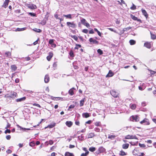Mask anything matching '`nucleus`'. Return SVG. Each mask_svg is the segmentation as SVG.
<instances>
[{
  "label": "nucleus",
  "mask_w": 156,
  "mask_h": 156,
  "mask_svg": "<svg viewBox=\"0 0 156 156\" xmlns=\"http://www.w3.org/2000/svg\"><path fill=\"white\" fill-rule=\"evenodd\" d=\"M49 43L50 44H51L52 45H55V44H54V40L53 39H50L49 41Z\"/></svg>",
  "instance_id": "obj_36"
},
{
  "label": "nucleus",
  "mask_w": 156,
  "mask_h": 156,
  "mask_svg": "<svg viewBox=\"0 0 156 156\" xmlns=\"http://www.w3.org/2000/svg\"><path fill=\"white\" fill-rule=\"evenodd\" d=\"M10 124H9L8 122L7 123V125L5 127V129H7L8 128L10 127Z\"/></svg>",
  "instance_id": "obj_56"
},
{
  "label": "nucleus",
  "mask_w": 156,
  "mask_h": 156,
  "mask_svg": "<svg viewBox=\"0 0 156 156\" xmlns=\"http://www.w3.org/2000/svg\"><path fill=\"white\" fill-rule=\"evenodd\" d=\"M27 6L28 8L30 9H34L37 8L36 5L34 4H29Z\"/></svg>",
  "instance_id": "obj_7"
},
{
  "label": "nucleus",
  "mask_w": 156,
  "mask_h": 156,
  "mask_svg": "<svg viewBox=\"0 0 156 156\" xmlns=\"http://www.w3.org/2000/svg\"><path fill=\"white\" fill-rule=\"evenodd\" d=\"M82 32L83 33H87L88 32V30L87 29H83L82 30Z\"/></svg>",
  "instance_id": "obj_52"
},
{
  "label": "nucleus",
  "mask_w": 156,
  "mask_h": 156,
  "mask_svg": "<svg viewBox=\"0 0 156 156\" xmlns=\"http://www.w3.org/2000/svg\"><path fill=\"white\" fill-rule=\"evenodd\" d=\"M5 55L6 56L9 57L11 56V53L10 52L8 51V52H5Z\"/></svg>",
  "instance_id": "obj_38"
},
{
  "label": "nucleus",
  "mask_w": 156,
  "mask_h": 156,
  "mask_svg": "<svg viewBox=\"0 0 156 156\" xmlns=\"http://www.w3.org/2000/svg\"><path fill=\"white\" fill-rule=\"evenodd\" d=\"M108 29L112 31H113L115 33L119 34V33H118V32H117L116 30H114L112 28H108Z\"/></svg>",
  "instance_id": "obj_42"
},
{
  "label": "nucleus",
  "mask_w": 156,
  "mask_h": 156,
  "mask_svg": "<svg viewBox=\"0 0 156 156\" xmlns=\"http://www.w3.org/2000/svg\"><path fill=\"white\" fill-rule=\"evenodd\" d=\"M140 123L141 124H144V125H148L150 124V122L148 119L145 118L142 121H141Z\"/></svg>",
  "instance_id": "obj_3"
},
{
  "label": "nucleus",
  "mask_w": 156,
  "mask_h": 156,
  "mask_svg": "<svg viewBox=\"0 0 156 156\" xmlns=\"http://www.w3.org/2000/svg\"><path fill=\"white\" fill-rule=\"evenodd\" d=\"M89 151L91 152H94L96 150V148L93 147H91L89 148Z\"/></svg>",
  "instance_id": "obj_35"
},
{
  "label": "nucleus",
  "mask_w": 156,
  "mask_h": 156,
  "mask_svg": "<svg viewBox=\"0 0 156 156\" xmlns=\"http://www.w3.org/2000/svg\"><path fill=\"white\" fill-rule=\"evenodd\" d=\"M33 105H34V106H36L37 107H38L39 108L41 107L40 105L38 104L34 103V104Z\"/></svg>",
  "instance_id": "obj_55"
},
{
  "label": "nucleus",
  "mask_w": 156,
  "mask_h": 156,
  "mask_svg": "<svg viewBox=\"0 0 156 156\" xmlns=\"http://www.w3.org/2000/svg\"><path fill=\"white\" fill-rule=\"evenodd\" d=\"M17 126L20 129H22L24 131H26L27 130H30V129L29 128H23L21 126H20L18 125H17Z\"/></svg>",
  "instance_id": "obj_24"
},
{
  "label": "nucleus",
  "mask_w": 156,
  "mask_h": 156,
  "mask_svg": "<svg viewBox=\"0 0 156 156\" xmlns=\"http://www.w3.org/2000/svg\"><path fill=\"white\" fill-rule=\"evenodd\" d=\"M95 125L97 126H100L101 125V123L100 122H97L95 123Z\"/></svg>",
  "instance_id": "obj_48"
},
{
  "label": "nucleus",
  "mask_w": 156,
  "mask_h": 156,
  "mask_svg": "<svg viewBox=\"0 0 156 156\" xmlns=\"http://www.w3.org/2000/svg\"><path fill=\"white\" fill-rule=\"evenodd\" d=\"M136 106L135 104H132L130 105V108L132 109H134L136 108Z\"/></svg>",
  "instance_id": "obj_41"
},
{
  "label": "nucleus",
  "mask_w": 156,
  "mask_h": 156,
  "mask_svg": "<svg viewBox=\"0 0 156 156\" xmlns=\"http://www.w3.org/2000/svg\"><path fill=\"white\" fill-rule=\"evenodd\" d=\"M11 68L12 70L15 71L17 69V67L16 65H13L11 66Z\"/></svg>",
  "instance_id": "obj_26"
},
{
  "label": "nucleus",
  "mask_w": 156,
  "mask_h": 156,
  "mask_svg": "<svg viewBox=\"0 0 156 156\" xmlns=\"http://www.w3.org/2000/svg\"><path fill=\"white\" fill-rule=\"evenodd\" d=\"M8 97H10L12 98H15L16 97L17 95V94L14 92L11 93L10 94H7Z\"/></svg>",
  "instance_id": "obj_6"
},
{
  "label": "nucleus",
  "mask_w": 156,
  "mask_h": 156,
  "mask_svg": "<svg viewBox=\"0 0 156 156\" xmlns=\"http://www.w3.org/2000/svg\"><path fill=\"white\" fill-rule=\"evenodd\" d=\"M81 47V45H80L76 44V46L75 48V49H78L79 48H80Z\"/></svg>",
  "instance_id": "obj_45"
},
{
  "label": "nucleus",
  "mask_w": 156,
  "mask_h": 156,
  "mask_svg": "<svg viewBox=\"0 0 156 156\" xmlns=\"http://www.w3.org/2000/svg\"><path fill=\"white\" fill-rule=\"evenodd\" d=\"M73 38L76 41H77L78 39V38L76 36H74Z\"/></svg>",
  "instance_id": "obj_63"
},
{
  "label": "nucleus",
  "mask_w": 156,
  "mask_h": 156,
  "mask_svg": "<svg viewBox=\"0 0 156 156\" xmlns=\"http://www.w3.org/2000/svg\"><path fill=\"white\" fill-rule=\"evenodd\" d=\"M57 63L56 62H55L53 65V67H56L57 66Z\"/></svg>",
  "instance_id": "obj_61"
},
{
  "label": "nucleus",
  "mask_w": 156,
  "mask_h": 156,
  "mask_svg": "<svg viewBox=\"0 0 156 156\" xmlns=\"http://www.w3.org/2000/svg\"><path fill=\"white\" fill-rule=\"evenodd\" d=\"M9 2V0H5V2H4L2 6L5 8H6L8 6Z\"/></svg>",
  "instance_id": "obj_10"
},
{
  "label": "nucleus",
  "mask_w": 156,
  "mask_h": 156,
  "mask_svg": "<svg viewBox=\"0 0 156 156\" xmlns=\"http://www.w3.org/2000/svg\"><path fill=\"white\" fill-rule=\"evenodd\" d=\"M53 56V54L52 53H49V55L47 57V59L48 61H49L51 60V58Z\"/></svg>",
  "instance_id": "obj_16"
},
{
  "label": "nucleus",
  "mask_w": 156,
  "mask_h": 156,
  "mask_svg": "<svg viewBox=\"0 0 156 156\" xmlns=\"http://www.w3.org/2000/svg\"><path fill=\"white\" fill-rule=\"evenodd\" d=\"M144 46L148 48H150L151 46L150 43L146 42L144 44Z\"/></svg>",
  "instance_id": "obj_15"
},
{
  "label": "nucleus",
  "mask_w": 156,
  "mask_h": 156,
  "mask_svg": "<svg viewBox=\"0 0 156 156\" xmlns=\"http://www.w3.org/2000/svg\"><path fill=\"white\" fill-rule=\"evenodd\" d=\"M142 105L143 106H144L146 105V103L145 102H142Z\"/></svg>",
  "instance_id": "obj_59"
},
{
  "label": "nucleus",
  "mask_w": 156,
  "mask_h": 156,
  "mask_svg": "<svg viewBox=\"0 0 156 156\" xmlns=\"http://www.w3.org/2000/svg\"><path fill=\"white\" fill-rule=\"evenodd\" d=\"M91 123V121L89 120L86 122V123L88 124H90Z\"/></svg>",
  "instance_id": "obj_64"
},
{
  "label": "nucleus",
  "mask_w": 156,
  "mask_h": 156,
  "mask_svg": "<svg viewBox=\"0 0 156 156\" xmlns=\"http://www.w3.org/2000/svg\"><path fill=\"white\" fill-rule=\"evenodd\" d=\"M69 55L70 56L72 57H74L73 52L72 51H71L69 52Z\"/></svg>",
  "instance_id": "obj_47"
},
{
  "label": "nucleus",
  "mask_w": 156,
  "mask_h": 156,
  "mask_svg": "<svg viewBox=\"0 0 156 156\" xmlns=\"http://www.w3.org/2000/svg\"><path fill=\"white\" fill-rule=\"evenodd\" d=\"M129 43L131 45H134L136 43V41L133 40H131L129 41Z\"/></svg>",
  "instance_id": "obj_32"
},
{
  "label": "nucleus",
  "mask_w": 156,
  "mask_h": 156,
  "mask_svg": "<svg viewBox=\"0 0 156 156\" xmlns=\"http://www.w3.org/2000/svg\"><path fill=\"white\" fill-rule=\"evenodd\" d=\"M130 17L134 20H137L138 22L141 21V20L140 19H138L137 17L135 16H134L132 14L130 15Z\"/></svg>",
  "instance_id": "obj_11"
},
{
  "label": "nucleus",
  "mask_w": 156,
  "mask_h": 156,
  "mask_svg": "<svg viewBox=\"0 0 156 156\" xmlns=\"http://www.w3.org/2000/svg\"><path fill=\"white\" fill-rule=\"evenodd\" d=\"M89 41L92 43L93 44H98V42L95 39H94L92 38H90L89 39Z\"/></svg>",
  "instance_id": "obj_9"
},
{
  "label": "nucleus",
  "mask_w": 156,
  "mask_h": 156,
  "mask_svg": "<svg viewBox=\"0 0 156 156\" xmlns=\"http://www.w3.org/2000/svg\"><path fill=\"white\" fill-rule=\"evenodd\" d=\"M69 92L71 95H73L74 93L73 92V89H71L69 90Z\"/></svg>",
  "instance_id": "obj_39"
},
{
  "label": "nucleus",
  "mask_w": 156,
  "mask_h": 156,
  "mask_svg": "<svg viewBox=\"0 0 156 156\" xmlns=\"http://www.w3.org/2000/svg\"><path fill=\"white\" fill-rule=\"evenodd\" d=\"M78 139L79 140L82 141L84 139V136L82 134L78 137Z\"/></svg>",
  "instance_id": "obj_34"
},
{
  "label": "nucleus",
  "mask_w": 156,
  "mask_h": 156,
  "mask_svg": "<svg viewBox=\"0 0 156 156\" xmlns=\"http://www.w3.org/2000/svg\"><path fill=\"white\" fill-rule=\"evenodd\" d=\"M85 101V98H83L82 100H81L80 101V106H83L84 104V103Z\"/></svg>",
  "instance_id": "obj_31"
},
{
  "label": "nucleus",
  "mask_w": 156,
  "mask_h": 156,
  "mask_svg": "<svg viewBox=\"0 0 156 156\" xmlns=\"http://www.w3.org/2000/svg\"><path fill=\"white\" fill-rule=\"evenodd\" d=\"M130 120L133 121L137 122L139 121V118L137 115H133L130 117Z\"/></svg>",
  "instance_id": "obj_2"
},
{
  "label": "nucleus",
  "mask_w": 156,
  "mask_h": 156,
  "mask_svg": "<svg viewBox=\"0 0 156 156\" xmlns=\"http://www.w3.org/2000/svg\"><path fill=\"white\" fill-rule=\"evenodd\" d=\"M75 107V106L74 105H71L69 107V110L71 108H73Z\"/></svg>",
  "instance_id": "obj_58"
},
{
  "label": "nucleus",
  "mask_w": 156,
  "mask_h": 156,
  "mask_svg": "<svg viewBox=\"0 0 156 156\" xmlns=\"http://www.w3.org/2000/svg\"><path fill=\"white\" fill-rule=\"evenodd\" d=\"M26 29V27H23L22 28H17L16 29V31H22L25 30Z\"/></svg>",
  "instance_id": "obj_28"
},
{
  "label": "nucleus",
  "mask_w": 156,
  "mask_h": 156,
  "mask_svg": "<svg viewBox=\"0 0 156 156\" xmlns=\"http://www.w3.org/2000/svg\"><path fill=\"white\" fill-rule=\"evenodd\" d=\"M63 16L66 17V18H68L69 19H71L72 18V15L70 14H69L67 15H63Z\"/></svg>",
  "instance_id": "obj_21"
},
{
  "label": "nucleus",
  "mask_w": 156,
  "mask_h": 156,
  "mask_svg": "<svg viewBox=\"0 0 156 156\" xmlns=\"http://www.w3.org/2000/svg\"><path fill=\"white\" fill-rule=\"evenodd\" d=\"M65 156H74V155L73 153L66 152L65 153Z\"/></svg>",
  "instance_id": "obj_25"
},
{
  "label": "nucleus",
  "mask_w": 156,
  "mask_h": 156,
  "mask_svg": "<svg viewBox=\"0 0 156 156\" xmlns=\"http://www.w3.org/2000/svg\"><path fill=\"white\" fill-rule=\"evenodd\" d=\"M125 139H138L136 136L135 135H128L125 137Z\"/></svg>",
  "instance_id": "obj_4"
},
{
  "label": "nucleus",
  "mask_w": 156,
  "mask_h": 156,
  "mask_svg": "<svg viewBox=\"0 0 156 156\" xmlns=\"http://www.w3.org/2000/svg\"><path fill=\"white\" fill-rule=\"evenodd\" d=\"M94 130L96 132H98L100 131V129L98 128H95L94 129Z\"/></svg>",
  "instance_id": "obj_53"
},
{
  "label": "nucleus",
  "mask_w": 156,
  "mask_h": 156,
  "mask_svg": "<svg viewBox=\"0 0 156 156\" xmlns=\"http://www.w3.org/2000/svg\"><path fill=\"white\" fill-rule=\"evenodd\" d=\"M110 93L115 98H117L118 95V93L114 90H112L111 91Z\"/></svg>",
  "instance_id": "obj_8"
},
{
  "label": "nucleus",
  "mask_w": 156,
  "mask_h": 156,
  "mask_svg": "<svg viewBox=\"0 0 156 156\" xmlns=\"http://www.w3.org/2000/svg\"><path fill=\"white\" fill-rule=\"evenodd\" d=\"M29 14L31 16H36V14L34 13H32V12H29Z\"/></svg>",
  "instance_id": "obj_51"
},
{
  "label": "nucleus",
  "mask_w": 156,
  "mask_h": 156,
  "mask_svg": "<svg viewBox=\"0 0 156 156\" xmlns=\"http://www.w3.org/2000/svg\"><path fill=\"white\" fill-rule=\"evenodd\" d=\"M11 132V131L9 129H7L5 130V134H6L7 133H10Z\"/></svg>",
  "instance_id": "obj_49"
},
{
  "label": "nucleus",
  "mask_w": 156,
  "mask_h": 156,
  "mask_svg": "<svg viewBox=\"0 0 156 156\" xmlns=\"http://www.w3.org/2000/svg\"><path fill=\"white\" fill-rule=\"evenodd\" d=\"M129 145L128 144H124L122 145V147L124 149H126L128 148Z\"/></svg>",
  "instance_id": "obj_20"
},
{
  "label": "nucleus",
  "mask_w": 156,
  "mask_h": 156,
  "mask_svg": "<svg viewBox=\"0 0 156 156\" xmlns=\"http://www.w3.org/2000/svg\"><path fill=\"white\" fill-rule=\"evenodd\" d=\"M55 123H54L52 124H51L48 126L47 127H45V129L47 127H48L49 128H51L54 127L55 125Z\"/></svg>",
  "instance_id": "obj_22"
},
{
  "label": "nucleus",
  "mask_w": 156,
  "mask_h": 156,
  "mask_svg": "<svg viewBox=\"0 0 156 156\" xmlns=\"http://www.w3.org/2000/svg\"><path fill=\"white\" fill-rule=\"evenodd\" d=\"M131 27H129L127 28H124L122 32H121L119 34L120 35H121L124 32L126 31H127L128 30H129L131 29Z\"/></svg>",
  "instance_id": "obj_13"
},
{
  "label": "nucleus",
  "mask_w": 156,
  "mask_h": 156,
  "mask_svg": "<svg viewBox=\"0 0 156 156\" xmlns=\"http://www.w3.org/2000/svg\"><path fill=\"white\" fill-rule=\"evenodd\" d=\"M119 154L121 156H124L127 155V153H126L124 151H120V153H119Z\"/></svg>",
  "instance_id": "obj_30"
},
{
  "label": "nucleus",
  "mask_w": 156,
  "mask_h": 156,
  "mask_svg": "<svg viewBox=\"0 0 156 156\" xmlns=\"http://www.w3.org/2000/svg\"><path fill=\"white\" fill-rule=\"evenodd\" d=\"M36 30H34L35 31H36V32H37V33H40V32H41V30H40L39 29H36Z\"/></svg>",
  "instance_id": "obj_50"
},
{
  "label": "nucleus",
  "mask_w": 156,
  "mask_h": 156,
  "mask_svg": "<svg viewBox=\"0 0 156 156\" xmlns=\"http://www.w3.org/2000/svg\"><path fill=\"white\" fill-rule=\"evenodd\" d=\"M66 124L68 126L70 127L72 126L73 123L71 121H67L66 122Z\"/></svg>",
  "instance_id": "obj_19"
},
{
  "label": "nucleus",
  "mask_w": 156,
  "mask_h": 156,
  "mask_svg": "<svg viewBox=\"0 0 156 156\" xmlns=\"http://www.w3.org/2000/svg\"><path fill=\"white\" fill-rule=\"evenodd\" d=\"M139 146L141 147H146V145L144 144L139 143Z\"/></svg>",
  "instance_id": "obj_44"
},
{
  "label": "nucleus",
  "mask_w": 156,
  "mask_h": 156,
  "mask_svg": "<svg viewBox=\"0 0 156 156\" xmlns=\"http://www.w3.org/2000/svg\"><path fill=\"white\" fill-rule=\"evenodd\" d=\"M75 147V146L74 145L70 144L69 146V148H72Z\"/></svg>",
  "instance_id": "obj_60"
},
{
  "label": "nucleus",
  "mask_w": 156,
  "mask_h": 156,
  "mask_svg": "<svg viewBox=\"0 0 156 156\" xmlns=\"http://www.w3.org/2000/svg\"><path fill=\"white\" fill-rule=\"evenodd\" d=\"M12 151L10 149H8L6 151V152L8 154L11 153H12Z\"/></svg>",
  "instance_id": "obj_57"
},
{
  "label": "nucleus",
  "mask_w": 156,
  "mask_h": 156,
  "mask_svg": "<svg viewBox=\"0 0 156 156\" xmlns=\"http://www.w3.org/2000/svg\"><path fill=\"white\" fill-rule=\"evenodd\" d=\"M66 24L67 26L72 28H75L76 27V25L73 22H67Z\"/></svg>",
  "instance_id": "obj_5"
},
{
  "label": "nucleus",
  "mask_w": 156,
  "mask_h": 156,
  "mask_svg": "<svg viewBox=\"0 0 156 156\" xmlns=\"http://www.w3.org/2000/svg\"><path fill=\"white\" fill-rule=\"evenodd\" d=\"M26 98L25 97H24L22 98L17 99L16 100V101L17 102H20L22 101H24L25 100Z\"/></svg>",
  "instance_id": "obj_23"
},
{
  "label": "nucleus",
  "mask_w": 156,
  "mask_h": 156,
  "mask_svg": "<svg viewBox=\"0 0 156 156\" xmlns=\"http://www.w3.org/2000/svg\"><path fill=\"white\" fill-rule=\"evenodd\" d=\"M115 137V135H108V138L111 139L112 140H113Z\"/></svg>",
  "instance_id": "obj_33"
},
{
  "label": "nucleus",
  "mask_w": 156,
  "mask_h": 156,
  "mask_svg": "<svg viewBox=\"0 0 156 156\" xmlns=\"http://www.w3.org/2000/svg\"><path fill=\"white\" fill-rule=\"evenodd\" d=\"M53 142L52 140H50L49 141V144H50V145H52V144H53Z\"/></svg>",
  "instance_id": "obj_62"
},
{
  "label": "nucleus",
  "mask_w": 156,
  "mask_h": 156,
  "mask_svg": "<svg viewBox=\"0 0 156 156\" xmlns=\"http://www.w3.org/2000/svg\"><path fill=\"white\" fill-rule=\"evenodd\" d=\"M35 145V143L33 142H31L30 144L29 145L31 147H33Z\"/></svg>",
  "instance_id": "obj_46"
},
{
  "label": "nucleus",
  "mask_w": 156,
  "mask_h": 156,
  "mask_svg": "<svg viewBox=\"0 0 156 156\" xmlns=\"http://www.w3.org/2000/svg\"><path fill=\"white\" fill-rule=\"evenodd\" d=\"M11 136L9 135L6 136V138L8 140H9L11 138Z\"/></svg>",
  "instance_id": "obj_54"
},
{
  "label": "nucleus",
  "mask_w": 156,
  "mask_h": 156,
  "mask_svg": "<svg viewBox=\"0 0 156 156\" xmlns=\"http://www.w3.org/2000/svg\"><path fill=\"white\" fill-rule=\"evenodd\" d=\"M105 149L103 147H100L98 149V152L101 153L104 152L105 151Z\"/></svg>",
  "instance_id": "obj_18"
},
{
  "label": "nucleus",
  "mask_w": 156,
  "mask_h": 156,
  "mask_svg": "<svg viewBox=\"0 0 156 156\" xmlns=\"http://www.w3.org/2000/svg\"><path fill=\"white\" fill-rule=\"evenodd\" d=\"M94 136V134L93 133H90L88 135V138H92Z\"/></svg>",
  "instance_id": "obj_29"
},
{
  "label": "nucleus",
  "mask_w": 156,
  "mask_h": 156,
  "mask_svg": "<svg viewBox=\"0 0 156 156\" xmlns=\"http://www.w3.org/2000/svg\"><path fill=\"white\" fill-rule=\"evenodd\" d=\"M114 75V73L112 72L111 70H110L108 74L106 76V77H111L112 76Z\"/></svg>",
  "instance_id": "obj_14"
},
{
  "label": "nucleus",
  "mask_w": 156,
  "mask_h": 156,
  "mask_svg": "<svg viewBox=\"0 0 156 156\" xmlns=\"http://www.w3.org/2000/svg\"><path fill=\"white\" fill-rule=\"evenodd\" d=\"M131 10H135L136 9V6L133 3V6L130 8Z\"/></svg>",
  "instance_id": "obj_40"
},
{
  "label": "nucleus",
  "mask_w": 156,
  "mask_h": 156,
  "mask_svg": "<svg viewBox=\"0 0 156 156\" xmlns=\"http://www.w3.org/2000/svg\"><path fill=\"white\" fill-rule=\"evenodd\" d=\"M151 38L152 39H156V35H155L154 34H153L151 33Z\"/></svg>",
  "instance_id": "obj_43"
},
{
  "label": "nucleus",
  "mask_w": 156,
  "mask_h": 156,
  "mask_svg": "<svg viewBox=\"0 0 156 156\" xmlns=\"http://www.w3.org/2000/svg\"><path fill=\"white\" fill-rule=\"evenodd\" d=\"M97 52L100 55H101L103 54V51L100 49H99L97 50Z\"/></svg>",
  "instance_id": "obj_37"
},
{
  "label": "nucleus",
  "mask_w": 156,
  "mask_h": 156,
  "mask_svg": "<svg viewBox=\"0 0 156 156\" xmlns=\"http://www.w3.org/2000/svg\"><path fill=\"white\" fill-rule=\"evenodd\" d=\"M80 22L81 24L86 26L88 28L90 27V24L87 22L85 19L82 18L80 20Z\"/></svg>",
  "instance_id": "obj_1"
},
{
  "label": "nucleus",
  "mask_w": 156,
  "mask_h": 156,
  "mask_svg": "<svg viewBox=\"0 0 156 156\" xmlns=\"http://www.w3.org/2000/svg\"><path fill=\"white\" fill-rule=\"evenodd\" d=\"M141 11L143 15L147 18L148 17V15L146 10L142 9H141Z\"/></svg>",
  "instance_id": "obj_12"
},
{
  "label": "nucleus",
  "mask_w": 156,
  "mask_h": 156,
  "mask_svg": "<svg viewBox=\"0 0 156 156\" xmlns=\"http://www.w3.org/2000/svg\"><path fill=\"white\" fill-rule=\"evenodd\" d=\"M83 117L86 118H87L90 116V115L88 113H85L83 114Z\"/></svg>",
  "instance_id": "obj_27"
},
{
  "label": "nucleus",
  "mask_w": 156,
  "mask_h": 156,
  "mask_svg": "<svg viewBox=\"0 0 156 156\" xmlns=\"http://www.w3.org/2000/svg\"><path fill=\"white\" fill-rule=\"evenodd\" d=\"M49 80V77L48 75H46L44 78V82L45 83H48Z\"/></svg>",
  "instance_id": "obj_17"
}]
</instances>
